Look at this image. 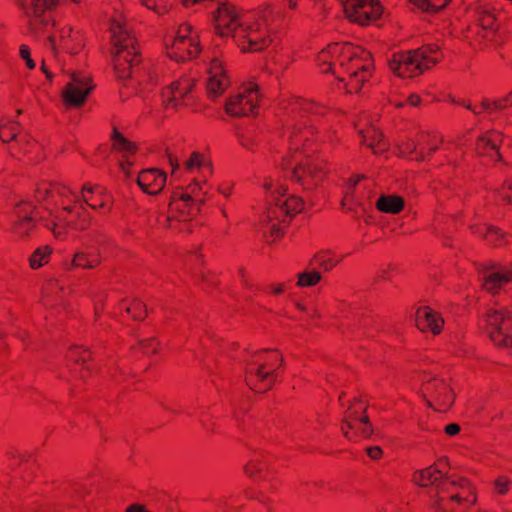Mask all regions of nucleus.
I'll return each mask as SVG.
<instances>
[{
    "label": "nucleus",
    "mask_w": 512,
    "mask_h": 512,
    "mask_svg": "<svg viewBox=\"0 0 512 512\" xmlns=\"http://www.w3.org/2000/svg\"><path fill=\"white\" fill-rule=\"evenodd\" d=\"M439 45L428 44L416 50L393 54L390 69L399 77H414L439 62Z\"/></svg>",
    "instance_id": "1"
},
{
    "label": "nucleus",
    "mask_w": 512,
    "mask_h": 512,
    "mask_svg": "<svg viewBox=\"0 0 512 512\" xmlns=\"http://www.w3.org/2000/svg\"><path fill=\"white\" fill-rule=\"evenodd\" d=\"M114 45L113 65L119 79H127L131 69L138 63V51L134 38L125 23L115 20L111 25Z\"/></svg>",
    "instance_id": "2"
},
{
    "label": "nucleus",
    "mask_w": 512,
    "mask_h": 512,
    "mask_svg": "<svg viewBox=\"0 0 512 512\" xmlns=\"http://www.w3.org/2000/svg\"><path fill=\"white\" fill-rule=\"evenodd\" d=\"M413 482L420 486L432 487L434 489L433 506L438 512H453L440 496L441 494L450 493V488L465 489L468 487V481L465 478L454 479L451 475L442 472L434 465L415 471Z\"/></svg>",
    "instance_id": "3"
},
{
    "label": "nucleus",
    "mask_w": 512,
    "mask_h": 512,
    "mask_svg": "<svg viewBox=\"0 0 512 512\" xmlns=\"http://www.w3.org/2000/svg\"><path fill=\"white\" fill-rule=\"evenodd\" d=\"M281 166L283 170L290 172V177L294 181L308 191L316 188L328 173L323 159L308 154L301 160L295 156L284 157Z\"/></svg>",
    "instance_id": "4"
},
{
    "label": "nucleus",
    "mask_w": 512,
    "mask_h": 512,
    "mask_svg": "<svg viewBox=\"0 0 512 512\" xmlns=\"http://www.w3.org/2000/svg\"><path fill=\"white\" fill-rule=\"evenodd\" d=\"M359 52L364 54L367 59L369 58V53H364L359 48H354L348 44L344 46L332 44L319 54L318 61L325 64L328 63L331 58L340 54L343 58L351 60L352 67L349 68L351 88H355V90L358 91L360 86L367 80L370 75L369 64L362 63V59H360L358 55Z\"/></svg>",
    "instance_id": "5"
},
{
    "label": "nucleus",
    "mask_w": 512,
    "mask_h": 512,
    "mask_svg": "<svg viewBox=\"0 0 512 512\" xmlns=\"http://www.w3.org/2000/svg\"><path fill=\"white\" fill-rule=\"evenodd\" d=\"M59 0H19L18 4L22 9L29 33L39 38L46 33L50 18L45 12L55 8Z\"/></svg>",
    "instance_id": "6"
},
{
    "label": "nucleus",
    "mask_w": 512,
    "mask_h": 512,
    "mask_svg": "<svg viewBox=\"0 0 512 512\" xmlns=\"http://www.w3.org/2000/svg\"><path fill=\"white\" fill-rule=\"evenodd\" d=\"M488 333L493 343L499 347H512V312L506 307H496L486 315Z\"/></svg>",
    "instance_id": "7"
},
{
    "label": "nucleus",
    "mask_w": 512,
    "mask_h": 512,
    "mask_svg": "<svg viewBox=\"0 0 512 512\" xmlns=\"http://www.w3.org/2000/svg\"><path fill=\"white\" fill-rule=\"evenodd\" d=\"M269 350H263L255 353L250 368L246 370V383L256 392H263L272 386V378L275 370L265 371L266 367H270L274 363V357L266 356Z\"/></svg>",
    "instance_id": "8"
},
{
    "label": "nucleus",
    "mask_w": 512,
    "mask_h": 512,
    "mask_svg": "<svg viewBox=\"0 0 512 512\" xmlns=\"http://www.w3.org/2000/svg\"><path fill=\"white\" fill-rule=\"evenodd\" d=\"M198 34L188 24L179 27L175 38L172 40L169 56L176 61L185 60L197 56L200 52Z\"/></svg>",
    "instance_id": "9"
},
{
    "label": "nucleus",
    "mask_w": 512,
    "mask_h": 512,
    "mask_svg": "<svg viewBox=\"0 0 512 512\" xmlns=\"http://www.w3.org/2000/svg\"><path fill=\"white\" fill-rule=\"evenodd\" d=\"M271 204L267 210L263 223L269 224L273 219L284 221V217L292 215V213L300 212L303 209V202L296 197H285V190L279 187L276 191L270 192Z\"/></svg>",
    "instance_id": "10"
},
{
    "label": "nucleus",
    "mask_w": 512,
    "mask_h": 512,
    "mask_svg": "<svg viewBox=\"0 0 512 512\" xmlns=\"http://www.w3.org/2000/svg\"><path fill=\"white\" fill-rule=\"evenodd\" d=\"M346 17L360 25H366L370 21L380 17L382 8L378 0H340Z\"/></svg>",
    "instance_id": "11"
},
{
    "label": "nucleus",
    "mask_w": 512,
    "mask_h": 512,
    "mask_svg": "<svg viewBox=\"0 0 512 512\" xmlns=\"http://www.w3.org/2000/svg\"><path fill=\"white\" fill-rule=\"evenodd\" d=\"M194 85L195 79L189 76L172 81L162 90L163 104L171 108L188 105V101L192 99Z\"/></svg>",
    "instance_id": "12"
},
{
    "label": "nucleus",
    "mask_w": 512,
    "mask_h": 512,
    "mask_svg": "<svg viewBox=\"0 0 512 512\" xmlns=\"http://www.w3.org/2000/svg\"><path fill=\"white\" fill-rule=\"evenodd\" d=\"M92 89L93 86L87 75L73 72L62 92L63 100L68 106L79 107L85 103Z\"/></svg>",
    "instance_id": "13"
},
{
    "label": "nucleus",
    "mask_w": 512,
    "mask_h": 512,
    "mask_svg": "<svg viewBox=\"0 0 512 512\" xmlns=\"http://www.w3.org/2000/svg\"><path fill=\"white\" fill-rule=\"evenodd\" d=\"M216 32L221 37L232 36L237 38L238 31L244 23L235 8L228 3H221L213 16Z\"/></svg>",
    "instance_id": "14"
},
{
    "label": "nucleus",
    "mask_w": 512,
    "mask_h": 512,
    "mask_svg": "<svg viewBox=\"0 0 512 512\" xmlns=\"http://www.w3.org/2000/svg\"><path fill=\"white\" fill-rule=\"evenodd\" d=\"M259 98L258 89L251 85L243 92L230 97L225 103V110L228 114L236 117L247 116L254 113Z\"/></svg>",
    "instance_id": "15"
},
{
    "label": "nucleus",
    "mask_w": 512,
    "mask_h": 512,
    "mask_svg": "<svg viewBox=\"0 0 512 512\" xmlns=\"http://www.w3.org/2000/svg\"><path fill=\"white\" fill-rule=\"evenodd\" d=\"M235 42L244 52L260 51L268 45L266 32L260 27L259 23L253 25L243 24L238 31Z\"/></svg>",
    "instance_id": "16"
},
{
    "label": "nucleus",
    "mask_w": 512,
    "mask_h": 512,
    "mask_svg": "<svg viewBox=\"0 0 512 512\" xmlns=\"http://www.w3.org/2000/svg\"><path fill=\"white\" fill-rule=\"evenodd\" d=\"M483 288L491 293L498 291L504 283L512 280V268L494 265L483 266L479 271Z\"/></svg>",
    "instance_id": "17"
},
{
    "label": "nucleus",
    "mask_w": 512,
    "mask_h": 512,
    "mask_svg": "<svg viewBox=\"0 0 512 512\" xmlns=\"http://www.w3.org/2000/svg\"><path fill=\"white\" fill-rule=\"evenodd\" d=\"M422 396L430 407H432V403L428 396L443 406L444 409H448L453 402V395L445 381L436 378H432L423 384Z\"/></svg>",
    "instance_id": "18"
},
{
    "label": "nucleus",
    "mask_w": 512,
    "mask_h": 512,
    "mask_svg": "<svg viewBox=\"0 0 512 512\" xmlns=\"http://www.w3.org/2000/svg\"><path fill=\"white\" fill-rule=\"evenodd\" d=\"M208 73L207 94L210 98H217L224 93L229 85V81L224 74L221 62L217 58L212 59Z\"/></svg>",
    "instance_id": "19"
},
{
    "label": "nucleus",
    "mask_w": 512,
    "mask_h": 512,
    "mask_svg": "<svg viewBox=\"0 0 512 512\" xmlns=\"http://www.w3.org/2000/svg\"><path fill=\"white\" fill-rule=\"evenodd\" d=\"M137 183L145 193L156 195L165 186L166 174L154 168L147 169L139 174Z\"/></svg>",
    "instance_id": "20"
},
{
    "label": "nucleus",
    "mask_w": 512,
    "mask_h": 512,
    "mask_svg": "<svg viewBox=\"0 0 512 512\" xmlns=\"http://www.w3.org/2000/svg\"><path fill=\"white\" fill-rule=\"evenodd\" d=\"M34 205L29 201H20L15 205L14 214L16 221L14 224V231L24 236L32 229L35 219L32 217Z\"/></svg>",
    "instance_id": "21"
},
{
    "label": "nucleus",
    "mask_w": 512,
    "mask_h": 512,
    "mask_svg": "<svg viewBox=\"0 0 512 512\" xmlns=\"http://www.w3.org/2000/svg\"><path fill=\"white\" fill-rule=\"evenodd\" d=\"M416 325L421 331L438 334L441 331L443 319L429 307H421L416 313Z\"/></svg>",
    "instance_id": "22"
},
{
    "label": "nucleus",
    "mask_w": 512,
    "mask_h": 512,
    "mask_svg": "<svg viewBox=\"0 0 512 512\" xmlns=\"http://www.w3.org/2000/svg\"><path fill=\"white\" fill-rule=\"evenodd\" d=\"M502 142V135L499 132H489L484 136H481L476 145V151L480 155H487L493 157L490 151L494 152V155L498 160L501 156L498 152L500 143Z\"/></svg>",
    "instance_id": "23"
},
{
    "label": "nucleus",
    "mask_w": 512,
    "mask_h": 512,
    "mask_svg": "<svg viewBox=\"0 0 512 512\" xmlns=\"http://www.w3.org/2000/svg\"><path fill=\"white\" fill-rule=\"evenodd\" d=\"M363 136V143L370 147L374 153L384 152L388 145L384 140L383 134L375 127H370L366 132L360 131Z\"/></svg>",
    "instance_id": "24"
},
{
    "label": "nucleus",
    "mask_w": 512,
    "mask_h": 512,
    "mask_svg": "<svg viewBox=\"0 0 512 512\" xmlns=\"http://www.w3.org/2000/svg\"><path fill=\"white\" fill-rule=\"evenodd\" d=\"M474 16L483 30L492 33L496 29L495 17L488 6L484 4L476 6Z\"/></svg>",
    "instance_id": "25"
},
{
    "label": "nucleus",
    "mask_w": 512,
    "mask_h": 512,
    "mask_svg": "<svg viewBox=\"0 0 512 512\" xmlns=\"http://www.w3.org/2000/svg\"><path fill=\"white\" fill-rule=\"evenodd\" d=\"M376 207L381 212L397 214L403 209L404 200L396 195H383L378 199Z\"/></svg>",
    "instance_id": "26"
},
{
    "label": "nucleus",
    "mask_w": 512,
    "mask_h": 512,
    "mask_svg": "<svg viewBox=\"0 0 512 512\" xmlns=\"http://www.w3.org/2000/svg\"><path fill=\"white\" fill-rule=\"evenodd\" d=\"M67 188L62 184H41L38 186L35 192V197L38 202H44L53 196V193L56 192L59 195H63Z\"/></svg>",
    "instance_id": "27"
},
{
    "label": "nucleus",
    "mask_w": 512,
    "mask_h": 512,
    "mask_svg": "<svg viewBox=\"0 0 512 512\" xmlns=\"http://www.w3.org/2000/svg\"><path fill=\"white\" fill-rule=\"evenodd\" d=\"M449 1L450 0H409L410 3L425 12H438L443 9Z\"/></svg>",
    "instance_id": "28"
},
{
    "label": "nucleus",
    "mask_w": 512,
    "mask_h": 512,
    "mask_svg": "<svg viewBox=\"0 0 512 512\" xmlns=\"http://www.w3.org/2000/svg\"><path fill=\"white\" fill-rule=\"evenodd\" d=\"M99 263V258L82 251L76 252L72 260V266L88 269L94 268Z\"/></svg>",
    "instance_id": "29"
},
{
    "label": "nucleus",
    "mask_w": 512,
    "mask_h": 512,
    "mask_svg": "<svg viewBox=\"0 0 512 512\" xmlns=\"http://www.w3.org/2000/svg\"><path fill=\"white\" fill-rule=\"evenodd\" d=\"M477 233L482 235L487 242L498 245L500 241L505 237L500 229L493 226H484L477 230Z\"/></svg>",
    "instance_id": "30"
},
{
    "label": "nucleus",
    "mask_w": 512,
    "mask_h": 512,
    "mask_svg": "<svg viewBox=\"0 0 512 512\" xmlns=\"http://www.w3.org/2000/svg\"><path fill=\"white\" fill-rule=\"evenodd\" d=\"M458 489L461 490L463 493H451V496L449 497V502H457L459 504L464 502L474 504L476 502V497L474 496L473 490L469 483L468 487H466L465 489Z\"/></svg>",
    "instance_id": "31"
},
{
    "label": "nucleus",
    "mask_w": 512,
    "mask_h": 512,
    "mask_svg": "<svg viewBox=\"0 0 512 512\" xmlns=\"http://www.w3.org/2000/svg\"><path fill=\"white\" fill-rule=\"evenodd\" d=\"M321 280V274L316 270L305 271L298 275L297 285L301 287L314 286Z\"/></svg>",
    "instance_id": "32"
},
{
    "label": "nucleus",
    "mask_w": 512,
    "mask_h": 512,
    "mask_svg": "<svg viewBox=\"0 0 512 512\" xmlns=\"http://www.w3.org/2000/svg\"><path fill=\"white\" fill-rule=\"evenodd\" d=\"M114 147L124 153H133L135 146L132 142L127 140L121 133L114 129L113 131Z\"/></svg>",
    "instance_id": "33"
},
{
    "label": "nucleus",
    "mask_w": 512,
    "mask_h": 512,
    "mask_svg": "<svg viewBox=\"0 0 512 512\" xmlns=\"http://www.w3.org/2000/svg\"><path fill=\"white\" fill-rule=\"evenodd\" d=\"M313 261H315L324 271H330L339 262L337 259L330 257L328 251H321L317 253L314 256Z\"/></svg>",
    "instance_id": "34"
},
{
    "label": "nucleus",
    "mask_w": 512,
    "mask_h": 512,
    "mask_svg": "<svg viewBox=\"0 0 512 512\" xmlns=\"http://www.w3.org/2000/svg\"><path fill=\"white\" fill-rule=\"evenodd\" d=\"M418 147L419 144L415 143L414 141H408L399 148L400 154L404 156L416 153L415 159L418 161H424L426 159V154L423 152L422 148L418 150Z\"/></svg>",
    "instance_id": "35"
},
{
    "label": "nucleus",
    "mask_w": 512,
    "mask_h": 512,
    "mask_svg": "<svg viewBox=\"0 0 512 512\" xmlns=\"http://www.w3.org/2000/svg\"><path fill=\"white\" fill-rule=\"evenodd\" d=\"M184 166L187 171L192 172L195 168L209 167L210 164L204 159L203 155L198 152H193Z\"/></svg>",
    "instance_id": "36"
},
{
    "label": "nucleus",
    "mask_w": 512,
    "mask_h": 512,
    "mask_svg": "<svg viewBox=\"0 0 512 512\" xmlns=\"http://www.w3.org/2000/svg\"><path fill=\"white\" fill-rule=\"evenodd\" d=\"M508 101H512V93H509L502 100L490 101L488 99H484L481 104L483 109L492 112L493 110H503L506 106V102Z\"/></svg>",
    "instance_id": "37"
},
{
    "label": "nucleus",
    "mask_w": 512,
    "mask_h": 512,
    "mask_svg": "<svg viewBox=\"0 0 512 512\" xmlns=\"http://www.w3.org/2000/svg\"><path fill=\"white\" fill-rule=\"evenodd\" d=\"M18 123L12 122L9 125L0 126V139L3 142L16 139Z\"/></svg>",
    "instance_id": "38"
},
{
    "label": "nucleus",
    "mask_w": 512,
    "mask_h": 512,
    "mask_svg": "<svg viewBox=\"0 0 512 512\" xmlns=\"http://www.w3.org/2000/svg\"><path fill=\"white\" fill-rule=\"evenodd\" d=\"M50 251L47 247L39 248L30 257V266L33 269L39 268L43 265V261L48 257Z\"/></svg>",
    "instance_id": "39"
},
{
    "label": "nucleus",
    "mask_w": 512,
    "mask_h": 512,
    "mask_svg": "<svg viewBox=\"0 0 512 512\" xmlns=\"http://www.w3.org/2000/svg\"><path fill=\"white\" fill-rule=\"evenodd\" d=\"M126 312L131 314L134 320H143L142 312L146 311V306L139 300H135L130 306L125 308Z\"/></svg>",
    "instance_id": "40"
},
{
    "label": "nucleus",
    "mask_w": 512,
    "mask_h": 512,
    "mask_svg": "<svg viewBox=\"0 0 512 512\" xmlns=\"http://www.w3.org/2000/svg\"><path fill=\"white\" fill-rule=\"evenodd\" d=\"M350 417L353 418V419H357L359 420L362 424H364L365 426L360 430L361 434L363 437L365 438H369L371 437V435L373 434V429L371 427V424H370V420L368 418V416L366 415H363L362 417L358 418L357 417V412L354 411L350 414Z\"/></svg>",
    "instance_id": "41"
},
{
    "label": "nucleus",
    "mask_w": 512,
    "mask_h": 512,
    "mask_svg": "<svg viewBox=\"0 0 512 512\" xmlns=\"http://www.w3.org/2000/svg\"><path fill=\"white\" fill-rule=\"evenodd\" d=\"M141 3L158 14H162L167 11L166 5L163 4L164 0H141Z\"/></svg>",
    "instance_id": "42"
},
{
    "label": "nucleus",
    "mask_w": 512,
    "mask_h": 512,
    "mask_svg": "<svg viewBox=\"0 0 512 512\" xmlns=\"http://www.w3.org/2000/svg\"><path fill=\"white\" fill-rule=\"evenodd\" d=\"M20 56L25 60L26 65L29 69H33L35 67V62L30 57V49L26 45H21L20 47Z\"/></svg>",
    "instance_id": "43"
},
{
    "label": "nucleus",
    "mask_w": 512,
    "mask_h": 512,
    "mask_svg": "<svg viewBox=\"0 0 512 512\" xmlns=\"http://www.w3.org/2000/svg\"><path fill=\"white\" fill-rule=\"evenodd\" d=\"M494 485L499 494H505L508 491L509 480L505 477H500L495 480Z\"/></svg>",
    "instance_id": "44"
},
{
    "label": "nucleus",
    "mask_w": 512,
    "mask_h": 512,
    "mask_svg": "<svg viewBox=\"0 0 512 512\" xmlns=\"http://www.w3.org/2000/svg\"><path fill=\"white\" fill-rule=\"evenodd\" d=\"M140 346H141V349L143 350L144 353L146 354H149V353H154L156 351V342H155V339H147V340H142L140 342Z\"/></svg>",
    "instance_id": "45"
},
{
    "label": "nucleus",
    "mask_w": 512,
    "mask_h": 512,
    "mask_svg": "<svg viewBox=\"0 0 512 512\" xmlns=\"http://www.w3.org/2000/svg\"><path fill=\"white\" fill-rule=\"evenodd\" d=\"M46 46L50 49L51 53L53 54L54 58L60 62L59 59V51L56 47L55 38L53 36H48L46 39Z\"/></svg>",
    "instance_id": "46"
},
{
    "label": "nucleus",
    "mask_w": 512,
    "mask_h": 512,
    "mask_svg": "<svg viewBox=\"0 0 512 512\" xmlns=\"http://www.w3.org/2000/svg\"><path fill=\"white\" fill-rule=\"evenodd\" d=\"M74 42L75 45L70 44L68 41L63 43V49L69 54H76L78 50L82 47V43L78 42L77 39Z\"/></svg>",
    "instance_id": "47"
},
{
    "label": "nucleus",
    "mask_w": 512,
    "mask_h": 512,
    "mask_svg": "<svg viewBox=\"0 0 512 512\" xmlns=\"http://www.w3.org/2000/svg\"><path fill=\"white\" fill-rule=\"evenodd\" d=\"M366 451L368 456L373 460L379 459L383 454V450L379 446L367 447Z\"/></svg>",
    "instance_id": "48"
},
{
    "label": "nucleus",
    "mask_w": 512,
    "mask_h": 512,
    "mask_svg": "<svg viewBox=\"0 0 512 512\" xmlns=\"http://www.w3.org/2000/svg\"><path fill=\"white\" fill-rule=\"evenodd\" d=\"M60 39L63 43L67 42L69 39L71 41H76V37L72 34L71 28H63L60 30Z\"/></svg>",
    "instance_id": "49"
},
{
    "label": "nucleus",
    "mask_w": 512,
    "mask_h": 512,
    "mask_svg": "<svg viewBox=\"0 0 512 512\" xmlns=\"http://www.w3.org/2000/svg\"><path fill=\"white\" fill-rule=\"evenodd\" d=\"M460 431V426L458 424L452 423L445 427V432L450 435L454 436Z\"/></svg>",
    "instance_id": "50"
},
{
    "label": "nucleus",
    "mask_w": 512,
    "mask_h": 512,
    "mask_svg": "<svg viewBox=\"0 0 512 512\" xmlns=\"http://www.w3.org/2000/svg\"><path fill=\"white\" fill-rule=\"evenodd\" d=\"M259 470H260V468L258 467V465L256 463H253V462L247 464L246 467H245V472L249 476H254L255 473L257 471H259Z\"/></svg>",
    "instance_id": "51"
},
{
    "label": "nucleus",
    "mask_w": 512,
    "mask_h": 512,
    "mask_svg": "<svg viewBox=\"0 0 512 512\" xmlns=\"http://www.w3.org/2000/svg\"><path fill=\"white\" fill-rule=\"evenodd\" d=\"M352 428H353L352 423H351V422H349L347 419H344V420H343L342 431H343L344 436H345L347 439H349V440H351L352 438H351V435H350V433H349L348 429H352Z\"/></svg>",
    "instance_id": "52"
},
{
    "label": "nucleus",
    "mask_w": 512,
    "mask_h": 512,
    "mask_svg": "<svg viewBox=\"0 0 512 512\" xmlns=\"http://www.w3.org/2000/svg\"><path fill=\"white\" fill-rule=\"evenodd\" d=\"M167 157L169 160V164L172 167V171L173 173H175L179 169L178 159L169 153L167 154Z\"/></svg>",
    "instance_id": "53"
},
{
    "label": "nucleus",
    "mask_w": 512,
    "mask_h": 512,
    "mask_svg": "<svg viewBox=\"0 0 512 512\" xmlns=\"http://www.w3.org/2000/svg\"><path fill=\"white\" fill-rule=\"evenodd\" d=\"M125 512H149L144 508V506L140 504H132L130 505Z\"/></svg>",
    "instance_id": "54"
},
{
    "label": "nucleus",
    "mask_w": 512,
    "mask_h": 512,
    "mask_svg": "<svg viewBox=\"0 0 512 512\" xmlns=\"http://www.w3.org/2000/svg\"><path fill=\"white\" fill-rule=\"evenodd\" d=\"M70 359H73L77 363H85L87 360V358L84 355H78L76 351L71 352Z\"/></svg>",
    "instance_id": "55"
},
{
    "label": "nucleus",
    "mask_w": 512,
    "mask_h": 512,
    "mask_svg": "<svg viewBox=\"0 0 512 512\" xmlns=\"http://www.w3.org/2000/svg\"><path fill=\"white\" fill-rule=\"evenodd\" d=\"M421 99L418 95L412 94L407 98V103L411 106L419 105Z\"/></svg>",
    "instance_id": "56"
},
{
    "label": "nucleus",
    "mask_w": 512,
    "mask_h": 512,
    "mask_svg": "<svg viewBox=\"0 0 512 512\" xmlns=\"http://www.w3.org/2000/svg\"><path fill=\"white\" fill-rule=\"evenodd\" d=\"M190 189H191L192 195H196L197 192H201L202 191V187H201V185H200V183L198 181H194L190 185Z\"/></svg>",
    "instance_id": "57"
},
{
    "label": "nucleus",
    "mask_w": 512,
    "mask_h": 512,
    "mask_svg": "<svg viewBox=\"0 0 512 512\" xmlns=\"http://www.w3.org/2000/svg\"><path fill=\"white\" fill-rule=\"evenodd\" d=\"M270 232L272 236L279 237L280 236V228L276 224H271Z\"/></svg>",
    "instance_id": "58"
},
{
    "label": "nucleus",
    "mask_w": 512,
    "mask_h": 512,
    "mask_svg": "<svg viewBox=\"0 0 512 512\" xmlns=\"http://www.w3.org/2000/svg\"><path fill=\"white\" fill-rule=\"evenodd\" d=\"M503 190H506V187L503 188ZM501 198L508 203L512 202V194H508L505 191H502L500 194Z\"/></svg>",
    "instance_id": "59"
},
{
    "label": "nucleus",
    "mask_w": 512,
    "mask_h": 512,
    "mask_svg": "<svg viewBox=\"0 0 512 512\" xmlns=\"http://www.w3.org/2000/svg\"><path fill=\"white\" fill-rule=\"evenodd\" d=\"M41 70L45 73L46 77L48 79H52L53 75L52 73L47 69V66L45 64V62L43 61L42 62V65H41Z\"/></svg>",
    "instance_id": "60"
},
{
    "label": "nucleus",
    "mask_w": 512,
    "mask_h": 512,
    "mask_svg": "<svg viewBox=\"0 0 512 512\" xmlns=\"http://www.w3.org/2000/svg\"><path fill=\"white\" fill-rule=\"evenodd\" d=\"M460 105H463L465 108H467L468 110L472 111L474 114L478 115V112L476 110L475 107H473L470 103H466V102H459Z\"/></svg>",
    "instance_id": "61"
},
{
    "label": "nucleus",
    "mask_w": 512,
    "mask_h": 512,
    "mask_svg": "<svg viewBox=\"0 0 512 512\" xmlns=\"http://www.w3.org/2000/svg\"><path fill=\"white\" fill-rule=\"evenodd\" d=\"M239 138H240V142H241V144H242L244 147L248 148L249 143H250V139L244 138V137H242V136H239Z\"/></svg>",
    "instance_id": "62"
},
{
    "label": "nucleus",
    "mask_w": 512,
    "mask_h": 512,
    "mask_svg": "<svg viewBox=\"0 0 512 512\" xmlns=\"http://www.w3.org/2000/svg\"><path fill=\"white\" fill-rule=\"evenodd\" d=\"M283 290H284L283 285H278V286H275V287L273 288V292H274L275 294H280V293H282V292H283Z\"/></svg>",
    "instance_id": "63"
},
{
    "label": "nucleus",
    "mask_w": 512,
    "mask_h": 512,
    "mask_svg": "<svg viewBox=\"0 0 512 512\" xmlns=\"http://www.w3.org/2000/svg\"><path fill=\"white\" fill-rule=\"evenodd\" d=\"M287 3H288V6L291 8V9H294L296 7V0H286Z\"/></svg>",
    "instance_id": "64"
}]
</instances>
